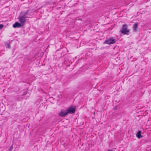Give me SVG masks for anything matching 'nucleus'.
I'll use <instances>...</instances> for the list:
<instances>
[{
    "label": "nucleus",
    "mask_w": 151,
    "mask_h": 151,
    "mask_svg": "<svg viewBox=\"0 0 151 151\" xmlns=\"http://www.w3.org/2000/svg\"><path fill=\"white\" fill-rule=\"evenodd\" d=\"M120 32L122 33L124 35H127L129 34V31L127 24H124L123 25Z\"/></svg>",
    "instance_id": "f257e3e1"
},
{
    "label": "nucleus",
    "mask_w": 151,
    "mask_h": 151,
    "mask_svg": "<svg viewBox=\"0 0 151 151\" xmlns=\"http://www.w3.org/2000/svg\"><path fill=\"white\" fill-rule=\"evenodd\" d=\"M25 15V14L23 15L21 14L20 16L18 18L19 21L22 25L24 24L26 21V18L27 17H26Z\"/></svg>",
    "instance_id": "f03ea898"
},
{
    "label": "nucleus",
    "mask_w": 151,
    "mask_h": 151,
    "mask_svg": "<svg viewBox=\"0 0 151 151\" xmlns=\"http://www.w3.org/2000/svg\"><path fill=\"white\" fill-rule=\"evenodd\" d=\"M136 136L139 139L143 137V136L141 135V131H138Z\"/></svg>",
    "instance_id": "0eeeda50"
},
{
    "label": "nucleus",
    "mask_w": 151,
    "mask_h": 151,
    "mask_svg": "<svg viewBox=\"0 0 151 151\" xmlns=\"http://www.w3.org/2000/svg\"><path fill=\"white\" fill-rule=\"evenodd\" d=\"M4 27V25L2 24H0V29H2Z\"/></svg>",
    "instance_id": "9d476101"
},
{
    "label": "nucleus",
    "mask_w": 151,
    "mask_h": 151,
    "mask_svg": "<svg viewBox=\"0 0 151 151\" xmlns=\"http://www.w3.org/2000/svg\"><path fill=\"white\" fill-rule=\"evenodd\" d=\"M115 42L116 40L114 38L111 37L105 40V43L110 45L111 44H113L115 43Z\"/></svg>",
    "instance_id": "7ed1b4c3"
},
{
    "label": "nucleus",
    "mask_w": 151,
    "mask_h": 151,
    "mask_svg": "<svg viewBox=\"0 0 151 151\" xmlns=\"http://www.w3.org/2000/svg\"><path fill=\"white\" fill-rule=\"evenodd\" d=\"M21 24L18 22H16L13 25V27L14 28L19 27L21 26Z\"/></svg>",
    "instance_id": "423d86ee"
},
{
    "label": "nucleus",
    "mask_w": 151,
    "mask_h": 151,
    "mask_svg": "<svg viewBox=\"0 0 151 151\" xmlns=\"http://www.w3.org/2000/svg\"><path fill=\"white\" fill-rule=\"evenodd\" d=\"M108 151H113V150H112L109 149L108 150Z\"/></svg>",
    "instance_id": "9b49d317"
},
{
    "label": "nucleus",
    "mask_w": 151,
    "mask_h": 151,
    "mask_svg": "<svg viewBox=\"0 0 151 151\" xmlns=\"http://www.w3.org/2000/svg\"><path fill=\"white\" fill-rule=\"evenodd\" d=\"M134 29L135 32H136L138 27V24L135 23L134 24Z\"/></svg>",
    "instance_id": "6e6552de"
},
{
    "label": "nucleus",
    "mask_w": 151,
    "mask_h": 151,
    "mask_svg": "<svg viewBox=\"0 0 151 151\" xmlns=\"http://www.w3.org/2000/svg\"><path fill=\"white\" fill-rule=\"evenodd\" d=\"M75 108L72 107H69L68 109L66 111L68 114L70 113H73L75 111Z\"/></svg>",
    "instance_id": "20e7f679"
},
{
    "label": "nucleus",
    "mask_w": 151,
    "mask_h": 151,
    "mask_svg": "<svg viewBox=\"0 0 151 151\" xmlns=\"http://www.w3.org/2000/svg\"><path fill=\"white\" fill-rule=\"evenodd\" d=\"M68 114L66 111H61L59 113V115L61 117H64L65 116Z\"/></svg>",
    "instance_id": "39448f33"
},
{
    "label": "nucleus",
    "mask_w": 151,
    "mask_h": 151,
    "mask_svg": "<svg viewBox=\"0 0 151 151\" xmlns=\"http://www.w3.org/2000/svg\"><path fill=\"white\" fill-rule=\"evenodd\" d=\"M13 149V145H12L8 151H12Z\"/></svg>",
    "instance_id": "1a4fd4ad"
}]
</instances>
